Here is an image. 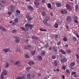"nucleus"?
Instances as JSON below:
<instances>
[{
    "instance_id": "ddd939ff",
    "label": "nucleus",
    "mask_w": 79,
    "mask_h": 79,
    "mask_svg": "<svg viewBox=\"0 0 79 79\" xmlns=\"http://www.w3.org/2000/svg\"><path fill=\"white\" fill-rule=\"evenodd\" d=\"M1 30L3 31V32H6V31H7V30H6V29H5V28L3 27H2V26L1 25Z\"/></svg>"
},
{
    "instance_id": "79ce46f5",
    "label": "nucleus",
    "mask_w": 79,
    "mask_h": 79,
    "mask_svg": "<svg viewBox=\"0 0 79 79\" xmlns=\"http://www.w3.org/2000/svg\"><path fill=\"white\" fill-rule=\"evenodd\" d=\"M73 41H76V40H77V39L76 38L73 37Z\"/></svg>"
},
{
    "instance_id": "7ed1b4c3",
    "label": "nucleus",
    "mask_w": 79,
    "mask_h": 79,
    "mask_svg": "<svg viewBox=\"0 0 79 79\" xmlns=\"http://www.w3.org/2000/svg\"><path fill=\"white\" fill-rule=\"evenodd\" d=\"M15 42L17 43V44H19L20 41V39L18 37H15Z\"/></svg>"
},
{
    "instance_id": "774afa93",
    "label": "nucleus",
    "mask_w": 79,
    "mask_h": 79,
    "mask_svg": "<svg viewBox=\"0 0 79 79\" xmlns=\"http://www.w3.org/2000/svg\"><path fill=\"white\" fill-rule=\"evenodd\" d=\"M70 69H74V68L69 67Z\"/></svg>"
},
{
    "instance_id": "bb28decb",
    "label": "nucleus",
    "mask_w": 79,
    "mask_h": 79,
    "mask_svg": "<svg viewBox=\"0 0 79 79\" xmlns=\"http://www.w3.org/2000/svg\"><path fill=\"white\" fill-rule=\"evenodd\" d=\"M14 22L15 23H18V19L16 18L14 20Z\"/></svg>"
},
{
    "instance_id": "37998d69",
    "label": "nucleus",
    "mask_w": 79,
    "mask_h": 79,
    "mask_svg": "<svg viewBox=\"0 0 79 79\" xmlns=\"http://www.w3.org/2000/svg\"><path fill=\"white\" fill-rule=\"evenodd\" d=\"M41 54L42 56H44V55H45V53L44 52H41Z\"/></svg>"
},
{
    "instance_id": "bf43d9fd",
    "label": "nucleus",
    "mask_w": 79,
    "mask_h": 79,
    "mask_svg": "<svg viewBox=\"0 0 79 79\" xmlns=\"http://www.w3.org/2000/svg\"><path fill=\"white\" fill-rule=\"evenodd\" d=\"M37 75L39 77H40L41 76V73H38Z\"/></svg>"
},
{
    "instance_id": "9d476101",
    "label": "nucleus",
    "mask_w": 79,
    "mask_h": 79,
    "mask_svg": "<svg viewBox=\"0 0 79 79\" xmlns=\"http://www.w3.org/2000/svg\"><path fill=\"white\" fill-rule=\"evenodd\" d=\"M31 47V46L30 45H28L24 47V49L26 50H29L30 49Z\"/></svg>"
},
{
    "instance_id": "ea45409f",
    "label": "nucleus",
    "mask_w": 79,
    "mask_h": 79,
    "mask_svg": "<svg viewBox=\"0 0 79 79\" xmlns=\"http://www.w3.org/2000/svg\"><path fill=\"white\" fill-rule=\"evenodd\" d=\"M3 78H4V76L3 74H2L1 76V79H3Z\"/></svg>"
},
{
    "instance_id": "e2e57ef3",
    "label": "nucleus",
    "mask_w": 79,
    "mask_h": 79,
    "mask_svg": "<svg viewBox=\"0 0 79 79\" xmlns=\"http://www.w3.org/2000/svg\"><path fill=\"white\" fill-rule=\"evenodd\" d=\"M36 40H38L39 39V38H38V37H36H36L35 38V39Z\"/></svg>"
},
{
    "instance_id": "8fccbe9b",
    "label": "nucleus",
    "mask_w": 79,
    "mask_h": 79,
    "mask_svg": "<svg viewBox=\"0 0 79 79\" xmlns=\"http://www.w3.org/2000/svg\"><path fill=\"white\" fill-rule=\"evenodd\" d=\"M61 44V41H59L57 44V45H59L60 46V44Z\"/></svg>"
},
{
    "instance_id": "6ab92c4d",
    "label": "nucleus",
    "mask_w": 79,
    "mask_h": 79,
    "mask_svg": "<svg viewBox=\"0 0 79 79\" xmlns=\"http://www.w3.org/2000/svg\"><path fill=\"white\" fill-rule=\"evenodd\" d=\"M60 51L63 55H65V54H66V52H65L64 51H63V50L61 49Z\"/></svg>"
},
{
    "instance_id": "5fc2aeb1",
    "label": "nucleus",
    "mask_w": 79,
    "mask_h": 79,
    "mask_svg": "<svg viewBox=\"0 0 79 79\" xmlns=\"http://www.w3.org/2000/svg\"><path fill=\"white\" fill-rule=\"evenodd\" d=\"M45 46L46 47V48H47V47H48V44H46L45 45Z\"/></svg>"
},
{
    "instance_id": "6e6552de",
    "label": "nucleus",
    "mask_w": 79,
    "mask_h": 79,
    "mask_svg": "<svg viewBox=\"0 0 79 79\" xmlns=\"http://www.w3.org/2000/svg\"><path fill=\"white\" fill-rule=\"evenodd\" d=\"M2 74L4 76H6V75L8 74L7 72H6V70H4Z\"/></svg>"
},
{
    "instance_id": "20e7f679",
    "label": "nucleus",
    "mask_w": 79,
    "mask_h": 79,
    "mask_svg": "<svg viewBox=\"0 0 79 79\" xmlns=\"http://www.w3.org/2000/svg\"><path fill=\"white\" fill-rule=\"evenodd\" d=\"M71 17L70 16H68L66 19L67 22H71Z\"/></svg>"
},
{
    "instance_id": "39448f33",
    "label": "nucleus",
    "mask_w": 79,
    "mask_h": 79,
    "mask_svg": "<svg viewBox=\"0 0 79 79\" xmlns=\"http://www.w3.org/2000/svg\"><path fill=\"white\" fill-rule=\"evenodd\" d=\"M60 12L62 14H65L66 13H67L68 11L65 9H64L63 10H61L60 11Z\"/></svg>"
},
{
    "instance_id": "4be33fe9",
    "label": "nucleus",
    "mask_w": 79,
    "mask_h": 79,
    "mask_svg": "<svg viewBox=\"0 0 79 79\" xmlns=\"http://www.w3.org/2000/svg\"><path fill=\"white\" fill-rule=\"evenodd\" d=\"M10 66V64L9 63L7 62L6 63V65L5 66V68H8V67Z\"/></svg>"
},
{
    "instance_id": "603ef678",
    "label": "nucleus",
    "mask_w": 79,
    "mask_h": 79,
    "mask_svg": "<svg viewBox=\"0 0 79 79\" xmlns=\"http://www.w3.org/2000/svg\"><path fill=\"white\" fill-rule=\"evenodd\" d=\"M74 21L76 23H77V24H78V21L77 20H74Z\"/></svg>"
},
{
    "instance_id": "0eeeda50",
    "label": "nucleus",
    "mask_w": 79,
    "mask_h": 79,
    "mask_svg": "<svg viewBox=\"0 0 79 79\" xmlns=\"http://www.w3.org/2000/svg\"><path fill=\"white\" fill-rule=\"evenodd\" d=\"M67 61V59L66 58H64L63 59H61L60 60V62L61 63H65Z\"/></svg>"
},
{
    "instance_id": "72a5a7b5",
    "label": "nucleus",
    "mask_w": 79,
    "mask_h": 79,
    "mask_svg": "<svg viewBox=\"0 0 79 79\" xmlns=\"http://www.w3.org/2000/svg\"><path fill=\"white\" fill-rule=\"evenodd\" d=\"M19 63H20V61L19 60H18L15 63V65H17V64H19Z\"/></svg>"
},
{
    "instance_id": "9b49d317",
    "label": "nucleus",
    "mask_w": 79,
    "mask_h": 79,
    "mask_svg": "<svg viewBox=\"0 0 79 79\" xmlns=\"http://www.w3.org/2000/svg\"><path fill=\"white\" fill-rule=\"evenodd\" d=\"M3 51L5 53H7L10 51V49L9 48H5L3 49Z\"/></svg>"
},
{
    "instance_id": "052dcab7",
    "label": "nucleus",
    "mask_w": 79,
    "mask_h": 79,
    "mask_svg": "<svg viewBox=\"0 0 79 79\" xmlns=\"http://www.w3.org/2000/svg\"><path fill=\"white\" fill-rule=\"evenodd\" d=\"M76 36H77V38L79 39V35H78L76 34Z\"/></svg>"
},
{
    "instance_id": "4c0bfd02",
    "label": "nucleus",
    "mask_w": 79,
    "mask_h": 79,
    "mask_svg": "<svg viewBox=\"0 0 79 79\" xmlns=\"http://www.w3.org/2000/svg\"><path fill=\"white\" fill-rule=\"evenodd\" d=\"M49 20H50V18H46V21L47 23V21H49Z\"/></svg>"
},
{
    "instance_id": "c9c22d12",
    "label": "nucleus",
    "mask_w": 79,
    "mask_h": 79,
    "mask_svg": "<svg viewBox=\"0 0 79 79\" xmlns=\"http://www.w3.org/2000/svg\"><path fill=\"white\" fill-rule=\"evenodd\" d=\"M53 50H54V51H55V52H57V51H58V50H57V48L54 47L53 48Z\"/></svg>"
},
{
    "instance_id": "f3484780",
    "label": "nucleus",
    "mask_w": 79,
    "mask_h": 79,
    "mask_svg": "<svg viewBox=\"0 0 79 79\" xmlns=\"http://www.w3.org/2000/svg\"><path fill=\"white\" fill-rule=\"evenodd\" d=\"M31 64H34V62L33 61H30L28 63V64H29L30 66H31Z\"/></svg>"
},
{
    "instance_id": "f257e3e1",
    "label": "nucleus",
    "mask_w": 79,
    "mask_h": 79,
    "mask_svg": "<svg viewBox=\"0 0 79 79\" xmlns=\"http://www.w3.org/2000/svg\"><path fill=\"white\" fill-rule=\"evenodd\" d=\"M33 25H31V24L27 23L25 24V27H26L25 29L24 27H21L20 28L21 29H23L24 31H29L30 29H31L32 28ZM30 27V28H29Z\"/></svg>"
},
{
    "instance_id": "423d86ee",
    "label": "nucleus",
    "mask_w": 79,
    "mask_h": 79,
    "mask_svg": "<svg viewBox=\"0 0 79 79\" xmlns=\"http://www.w3.org/2000/svg\"><path fill=\"white\" fill-rule=\"evenodd\" d=\"M56 5L57 6V7H58V8H60L62 6V4L61 3H59V2H56Z\"/></svg>"
},
{
    "instance_id": "412c9836",
    "label": "nucleus",
    "mask_w": 79,
    "mask_h": 79,
    "mask_svg": "<svg viewBox=\"0 0 79 79\" xmlns=\"http://www.w3.org/2000/svg\"><path fill=\"white\" fill-rule=\"evenodd\" d=\"M35 5L36 6H39V3L37 2H34Z\"/></svg>"
},
{
    "instance_id": "49530a36",
    "label": "nucleus",
    "mask_w": 79,
    "mask_h": 79,
    "mask_svg": "<svg viewBox=\"0 0 79 79\" xmlns=\"http://www.w3.org/2000/svg\"><path fill=\"white\" fill-rule=\"evenodd\" d=\"M12 14V12H8V15H11V14Z\"/></svg>"
},
{
    "instance_id": "de8ad7c7",
    "label": "nucleus",
    "mask_w": 79,
    "mask_h": 79,
    "mask_svg": "<svg viewBox=\"0 0 79 79\" xmlns=\"http://www.w3.org/2000/svg\"><path fill=\"white\" fill-rule=\"evenodd\" d=\"M12 32H13V33H15V32H16V30H13L12 31Z\"/></svg>"
},
{
    "instance_id": "a878e982",
    "label": "nucleus",
    "mask_w": 79,
    "mask_h": 79,
    "mask_svg": "<svg viewBox=\"0 0 79 79\" xmlns=\"http://www.w3.org/2000/svg\"><path fill=\"white\" fill-rule=\"evenodd\" d=\"M35 51H33L31 52V55H35Z\"/></svg>"
},
{
    "instance_id": "13d9d810",
    "label": "nucleus",
    "mask_w": 79,
    "mask_h": 79,
    "mask_svg": "<svg viewBox=\"0 0 79 79\" xmlns=\"http://www.w3.org/2000/svg\"><path fill=\"white\" fill-rule=\"evenodd\" d=\"M2 3H6V1H5L4 0L2 1Z\"/></svg>"
},
{
    "instance_id": "680f3d73",
    "label": "nucleus",
    "mask_w": 79,
    "mask_h": 79,
    "mask_svg": "<svg viewBox=\"0 0 79 79\" xmlns=\"http://www.w3.org/2000/svg\"><path fill=\"white\" fill-rule=\"evenodd\" d=\"M62 69H64H64H66V67H65V66H63L62 67Z\"/></svg>"
},
{
    "instance_id": "69168bd1",
    "label": "nucleus",
    "mask_w": 79,
    "mask_h": 79,
    "mask_svg": "<svg viewBox=\"0 0 79 79\" xmlns=\"http://www.w3.org/2000/svg\"><path fill=\"white\" fill-rule=\"evenodd\" d=\"M16 50H17V52H19V49H18V48H17L16 49Z\"/></svg>"
},
{
    "instance_id": "473e14b6",
    "label": "nucleus",
    "mask_w": 79,
    "mask_h": 79,
    "mask_svg": "<svg viewBox=\"0 0 79 79\" xmlns=\"http://www.w3.org/2000/svg\"><path fill=\"white\" fill-rule=\"evenodd\" d=\"M63 40L64 42H67V41H68V39L66 38L65 37H64L63 38Z\"/></svg>"
},
{
    "instance_id": "c85d7f7f",
    "label": "nucleus",
    "mask_w": 79,
    "mask_h": 79,
    "mask_svg": "<svg viewBox=\"0 0 79 79\" xmlns=\"http://www.w3.org/2000/svg\"><path fill=\"white\" fill-rule=\"evenodd\" d=\"M42 15L43 16H45L46 15V13L44 11H43L42 12Z\"/></svg>"
},
{
    "instance_id": "c03bdc74",
    "label": "nucleus",
    "mask_w": 79,
    "mask_h": 79,
    "mask_svg": "<svg viewBox=\"0 0 79 79\" xmlns=\"http://www.w3.org/2000/svg\"><path fill=\"white\" fill-rule=\"evenodd\" d=\"M74 77H78V75L77 74H74L73 75Z\"/></svg>"
},
{
    "instance_id": "b1692460",
    "label": "nucleus",
    "mask_w": 79,
    "mask_h": 79,
    "mask_svg": "<svg viewBox=\"0 0 79 79\" xmlns=\"http://www.w3.org/2000/svg\"><path fill=\"white\" fill-rule=\"evenodd\" d=\"M70 65L71 66H74L75 65V62L73 61L72 62H71L70 64Z\"/></svg>"
},
{
    "instance_id": "aec40b11",
    "label": "nucleus",
    "mask_w": 79,
    "mask_h": 79,
    "mask_svg": "<svg viewBox=\"0 0 79 79\" xmlns=\"http://www.w3.org/2000/svg\"><path fill=\"white\" fill-rule=\"evenodd\" d=\"M25 58H29V56L27 54H25L24 55Z\"/></svg>"
},
{
    "instance_id": "a18cd8bd",
    "label": "nucleus",
    "mask_w": 79,
    "mask_h": 79,
    "mask_svg": "<svg viewBox=\"0 0 79 79\" xmlns=\"http://www.w3.org/2000/svg\"><path fill=\"white\" fill-rule=\"evenodd\" d=\"M40 31H46L47 30H44V29H40Z\"/></svg>"
},
{
    "instance_id": "09e8293b",
    "label": "nucleus",
    "mask_w": 79,
    "mask_h": 79,
    "mask_svg": "<svg viewBox=\"0 0 79 79\" xmlns=\"http://www.w3.org/2000/svg\"><path fill=\"white\" fill-rule=\"evenodd\" d=\"M36 36H31V38L32 39H35V37Z\"/></svg>"
},
{
    "instance_id": "c756f323",
    "label": "nucleus",
    "mask_w": 79,
    "mask_h": 79,
    "mask_svg": "<svg viewBox=\"0 0 79 79\" xmlns=\"http://www.w3.org/2000/svg\"><path fill=\"white\" fill-rule=\"evenodd\" d=\"M28 8L29 10H32V7L30 5H29L28 6Z\"/></svg>"
},
{
    "instance_id": "a211bd4d",
    "label": "nucleus",
    "mask_w": 79,
    "mask_h": 79,
    "mask_svg": "<svg viewBox=\"0 0 79 79\" xmlns=\"http://www.w3.org/2000/svg\"><path fill=\"white\" fill-rule=\"evenodd\" d=\"M37 58L39 60H42V57L40 56H37Z\"/></svg>"
},
{
    "instance_id": "dca6fc26",
    "label": "nucleus",
    "mask_w": 79,
    "mask_h": 79,
    "mask_svg": "<svg viewBox=\"0 0 79 79\" xmlns=\"http://www.w3.org/2000/svg\"><path fill=\"white\" fill-rule=\"evenodd\" d=\"M21 13V12L19 10H16V13H17L16 14L17 16H18V15H19V14H20Z\"/></svg>"
},
{
    "instance_id": "6e6d98bb",
    "label": "nucleus",
    "mask_w": 79,
    "mask_h": 79,
    "mask_svg": "<svg viewBox=\"0 0 79 79\" xmlns=\"http://www.w3.org/2000/svg\"><path fill=\"white\" fill-rule=\"evenodd\" d=\"M45 2V0H42V3H44Z\"/></svg>"
},
{
    "instance_id": "f704fd0d",
    "label": "nucleus",
    "mask_w": 79,
    "mask_h": 79,
    "mask_svg": "<svg viewBox=\"0 0 79 79\" xmlns=\"http://www.w3.org/2000/svg\"><path fill=\"white\" fill-rule=\"evenodd\" d=\"M66 52L67 53H70L71 52V50H70L68 49L67 50Z\"/></svg>"
},
{
    "instance_id": "2eb2a0df",
    "label": "nucleus",
    "mask_w": 79,
    "mask_h": 79,
    "mask_svg": "<svg viewBox=\"0 0 79 79\" xmlns=\"http://www.w3.org/2000/svg\"><path fill=\"white\" fill-rule=\"evenodd\" d=\"M24 77H25V76H21V77H18L16 79H23Z\"/></svg>"
},
{
    "instance_id": "1a4fd4ad",
    "label": "nucleus",
    "mask_w": 79,
    "mask_h": 79,
    "mask_svg": "<svg viewBox=\"0 0 79 79\" xmlns=\"http://www.w3.org/2000/svg\"><path fill=\"white\" fill-rule=\"evenodd\" d=\"M66 7L67 9H68V10H72V8H71V7L70 6L68 5H66Z\"/></svg>"
},
{
    "instance_id": "0e129e2a",
    "label": "nucleus",
    "mask_w": 79,
    "mask_h": 79,
    "mask_svg": "<svg viewBox=\"0 0 79 79\" xmlns=\"http://www.w3.org/2000/svg\"><path fill=\"white\" fill-rule=\"evenodd\" d=\"M74 18L75 19H78L77 17H74Z\"/></svg>"
},
{
    "instance_id": "4d7b16f0",
    "label": "nucleus",
    "mask_w": 79,
    "mask_h": 79,
    "mask_svg": "<svg viewBox=\"0 0 79 79\" xmlns=\"http://www.w3.org/2000/svg\"><path fill=\"white\" fill-rule=\"evenodd\" d=\"M58 35L55 34L54 35V36L56 37V38H58Z\"/></svg>"
},
{
    "instance_id": "7c9ffc66",
    "label": "nucleus",
    "mask_w": 79,
    "mask_h": 79,
    "mask_svg": "<svg viewBox=\"0 0 79 79\" xmlns=\"http://www.w3.org/2000/svg\"><path fill=\"white\" fill-rule=\"evenodd\" d=\"M27 79H29V78H31V74H30V73H28L27 74Z\"/></svg>"
},
{
    "instance_id": "f03ea898",
    "label": "nucleus",
    "mask_w": 79,
    "mask_h": 79,
    "mask_svg": "<svg viewBox=\"0 0 79 79\" xmlns=\"http://www.w3.org/2000/svg\"><path fill=\"white\" fill-rule=\"evenodd\" d=\"M26 17L28 21H31L32 20V18L31 17V15L29 13H27V15H26Z\"/></svg>"
},
{
    "instance_id": "864d4df0",
    "label": "nucleus",
    "mask_w": 79,
    "mask_h": 79,
    "mask_svg": "<svg viewBox=\"0 0 79 79\" xmlns=\"http://www.w3.org/2000/svg\"><path fill=\"white\" fill-rule=\"evenodd\" d=\"M11 24L12 26H14V25H15V22H12V23Z\"/></svg>"
},
{
    "instance_id": "3c124183",
    "label": "nucleus",
    "mask_w": 79,
    "mask_h": 79,
    "mask_svg": "<svg viewBox=\"0 0 79 79\" xmlns=\"http://www.w3.org/2000/svg\"><path fill=\"white\" fill-rule=\"evenodd\" d=\"M76 72H71V74L72 75H73V74H76Z\"/></svg>"
},
{
    "instance_id": "4468645a",
    "label": "nucleus",
    "mask_w": 79,
    "mask_h": 79,
    "mask_svg": "<svg viewBox=\"0 0 79 79\" xmlns=\"http://www.w3.org/2000/svg\"><path fill=\"white\" fill-rule=\"evenodd\" d=\"M79 10V7H78V5L76 4L75 6V11H78Z\"/></svg>"
},
{
    "instance_id": "cd10ccee",
    "label": "nucleus",
    "mask_w": 79,
    "mask_h": 79,
    "mask_svg": "<svg viewBox=\"0 0 79 79\" xmlns=\"http://www.w3.org/2000/svg\"><path fill=\"white\" fill-rule=\"evenodd\" d=\"M56 58V56H52L51 57V59H52V60H54V59H55Z\"/></svg>"
},
{
    "instance_id": "2f4dec72",
    "label": "nucleus",
    "mask_w": 79,
    "mask_h": 79,
    "mask_svg": "<svg viewBox=\"0 0 79 79\" xmlns=\"http://www.w3.org/2000/svg\"><path fill=\"white\" fill-rule=\"evenodd\" d=\"M54 27L56 28L58 27V23L55 24L54 25Z\"/></svg>"
},
{
    "instance_id": "393cba45",
    "label": "nucleus",
    "mask_w": 79,
    "mask_h": 79,
    "mask_svg": "<svg viewBox=\"0 0 79 79\" xmlns=\"http://www.w3.org/2000/svg\"><path fill=\"white\" fill-rule=\"evenodd\" d=\"M30 69H31V67L30 66L26 68V70L27 71H29Z\"/></svg>"
},
{
    "instance_id": "f8f14e48",
    "label": "nucleus",
    "mask_w": 79,
    "mask_h": 79,
    "mask_svg": "<svg viewBox=\"0 0 79 79\" xmlns=\"http://www.w3.org/2000/svg\"><path fill=\"white\" fill-rule=\"evenodd\" d=\"M10 12H12V13H13V12H14L15 11V7H12L10 8Z\"/></svg>"
},
{
    "instance_id": "5701e85b",
    "label": "nucleus",
    "mask_w": 79,
    "mask_h": 79,
    "mask_svg": "<svg viewBox=\"0 0 79 79\" xmlns=\"http://www.w3.org/2000/svg\"><path fill=\"white\" fill-rule=\"evenodd\" d=\"M48 6L49 8H50V9H51L52 7L51 4L50 3H48Z\"/></svg>"
},
{
    "instance_id": "58836bf2",
    "label": "nucleus",
    "mask_w": 79,
    "mask_h": 79,
    "mask_svg": "<svg viewBox=\"0 0 79 79\" xmlns=\"http://www.w3.org/2000/svg\"><path fill=\"white\" fill-rule=\"evenodd\" d=\"M54 65L55 66H57V62H56V61H55L54 62Z\"/></svg>"
},
{
    "instance_id": "a19ab883",
    "label": "nucleus",
    "mask_w": 79,
    "mask_h": 79,
    "mask_svg": "<svg viewBox=\"0 0 79 79\" xmlns=\"http://www.w3.org/2000/svg\"><path fill=\"white\" fill-rule=\"evenodd\" d=\"M76 56L77 57V59H79V55H78V54H76Z\"/></svg>"
},
{
    "instance_id": "e433bc0d",
    "label": "nucleus",
    "mask_w": 79,
    "mask_h": 79,
    "mask_svg": "<svg viewBox=\"0 0 79 79\" xmlns=\"http://www.w3.org/2000/svg\"><path fill=\"white\" fill-rule=\"evenodd\" d=\"M66 72H67V73L68 74H70V73H71V72L68 69L66 70Z\"/></svg>"
},
{
    "instance_id": "338daca9",
    "label": "nucleus",
    "mask_w": 79,
    "mask_h": 79,
    "mask_svg": "<svg viewBox=\"0 0 79 79\" xmlns=\"http://www.w3.org/2000/svg\"><path fill=\"white\" fill-rule=\"evenodd\" d=\"M62 77H63V79H64V75H62Z\"/></svg>"
}]
</instances>
